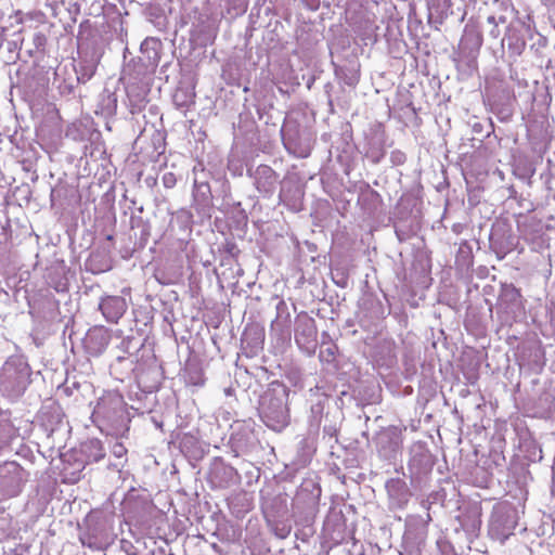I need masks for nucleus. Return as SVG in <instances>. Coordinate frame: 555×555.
I'll list each match as a JSON object with an SVG mask.
<instances>
[{"instance_id": "nucleus-20", "label": "nucleus", "mask_w": 555, "mask_h": 555, "mask_svg": "<svg viewBox=\"0 0 555 555\" xmlns=\"http://www.w3.org/2000/svg\"><path fill=\"white\" fill-rule=\"evenodd\" d=\"M130 343H131V340H130V339H124V340L121 341V345H122V347H127Z\"/></svg>"}, {"instance_id": "nucleus-23", "label": "nucleus", "mask_w": 555, "mask_h": 555, "mask_svg": "<svg viewBox=\"0 0 555 555\" xmlns=\"http://www.w3.org/2000/svg\"><path fill=\"white\" fill-rule=\"evenodd\" d=\"M117 360L121 361V360H124V357H118Z\"/></svg>"}, {"instance_id": "nucleus-3", "label": "nucleus", "mask_w": 555, "mask_h": 555, "mask_svg": "<svg viewBox=\"0 0 555 555\" xmlns=\"http://www.w3.org/2000/svg\"><path fill=\"white\" fill-rule=\"evenodd\" d=\"M93 416L100 423V428L106 427L108 434L119 433L125 425L126 415L121 397L109 396L102 398L93 411Z\"/></svg>"}, {"instance_id": "nucleus-22", "label": "nucleus", "mask_w": 555, "mask_h": 555, "mask_svg": "<svg viewBox=\"0 0 555 555\" xmlns=\"http://www.w3.org/2000/svg\"><path fill=\"white\" fill-rule=\"evenodd\" d=\"M492 36L496 37V27H494L491 31Z\"/></svg>"}, {"instance_id": "nucleus-12", "label": "nucleus", "mask_w": 555, "mask_h": 555, "mask_svg": "<svg viewBox=\"0 0 555 555\" xmlns=\"http://www.w3.org/2000/svg\"><path fill=\"white\" fill-rule=\"evenodd\" d=\"M500 297L503 301L515 305L520 298V292L513 284H503Z\"/></svg>"}, {"instance_id": "nucleus-16", "label": "nucleus", "mask_w": 555, "mask_h": 555, "mask_svg": "<svg viewBox=\"0 0 555 555\" xmlns=\"http://www.w3.org/2000/svg\"><path fill=\"white\" fill-rule=\"evenodd\" d=\"M93 75V69L90 73H83L81 76H78V81L86 82L88 81Z\"/></svg>"}, {"instance_id": "nucleus-13", "label": "nucleus", "mask_w": 555, "mask_h": 555, "mask_svg": "<svg viewBox=\"0 0 555 555\" xmlns=\"http://www.w3.org/2000/svg\"><path fill=\"white\" fill-rule=\"evenodd\" d=\"M173 103L178 107H188L193 103V94L186 89H178L173 94Z\"/></svg>"}, {"instance_id": "nucleus-19", "label": "nucleus", "mask_w": 555, "mask_h": 555, "mask_svg": "<svg viewBox=\"0 0 555 555\" xmlns=\"http://www.w3.org/2000/svg\"><path fill=\"white\" fill-rule=\"evenodd\" d=\"M121 451H122V447H121V446H117V447H116V449H115V451H114V453H115L116 455H120Z\"/></svg>"}, {"instance_id": "nucleus-7", "label": "nucleus", "mask_w": 555, "mask_h": 555, "mask_svg": "<svg viewBox=\"0 0 555 555\" xmlns=\"http://www.w3.org/2000/svg\"><path fill=\"white\" fill-rule=\"evenodd\" d=\"M162 42L160 40L150 37L146 38L140 47V61L145 68H155L160 60Z\"/></svg>"}, {"instance_id": "nucleus-6", "label": "nucleus", "mask_w": 555, "mask_h": 555, "mask_svg": "<svg viewBox=\"0 0 555 555\" xmlns=\"http://www.w3.org/2000/svg\"><path fill=\"white\" fill-rule=\"evenodd\" d=\"M254 178L259 192L266 195H271L274 192L279 177L270 166H258L255 170Z\"/></svg>"}, {"instance_id": "nucleus-5", "label": "nucleus", "mask_w": 555, "mask_h": 555, "mask_svg": "<svg viewBox=\"0 0 555 555\" xmlns=\"http://www.w3.org/2000/svg\"><path fill=\"white\" fill-rule=\"evenodd\" d=\"M99 308L106 321L117 323L127 310V302L120 296H106L102 298Z\"/></svg>"}, {"instance_id": "nucleus-17", "label": "nucleus", "mask_w": 555, "mask_h": 555, "mask_svg": "<svg viewBox=\"0 0 555 555\" xmlns=\"http://www.w3.org/2000/svg\"><path fill=\"white\" fill-rule=\"evenodd\" d=\"M356 82H357V78H356L354 76H352V77H348V81H347V83H348L349 86H353V85H356Z\"/></svg>"}, {"instance_id": "nucleus-9", "label": "nucleus", "mask_w": 555, "mask_h": 555, "mask_svg": "<svg viewBox=\"0 0 555 555\" xmlns=\"http://www.w3.org/2000/svg\"><path fill=\"white\" fill-rule=\"evenodd\" d=\"M195 207L198 211L207 212L212 206L210 185L207 182L194 181L193 190Z\"/></svg>"}, {"instance_id": "nucleus-4", "label": "nucleus", "mask_w": 555, "mask_h": 555, "mask_svg": "<svg viewBox=\"0 0 555 555\" xmlns=\"http://www.w3.org/2000/svg\"><path fill=\"white\" fill-rule=\"evenodd\" d=\"M317 326L313 318L300 313L295 321V341L307 352H312L317 345Z\"/></svg>"}, {"instance_id": "nucleus-18", "label": "nucleus", "mask_w": 555, "mask_h": 555, "mask_svg": "<svg viewBox=\"0 0 555 555\" xmlns=\"http://www.w3.org/2000/svg\"><path fill=\"white\" fill-rule=\"evenodd\" d=\"M488 23L492 24L494 27H496V21H495V17L494 16H489L488 17Z\"/></svg>"}, {"instance_id": "nucleus-14", "label": "nucleus", "mask_w": 555, "mask_h": 555, "mask_svg": "<svg viewBox=\"0 0 555 555\" xmlns=\"http://www.w3.org/2000/svg\"><path fill=\"white\" fill-rule=\"evenodd\" d=\"M89 448L94 451L92 454L89 455V456H92V460L94 462H98L104 457L105 453L103 451V448H102L100 441H98V440L90 441Z\"/></svg>"}, {"instance_id": "nucleus-8", "label": "nucleus", "mask_w": 555, "mask_h": 555, "mask_svg": "<svg viewBox=\"0 0 555 555\" xmlns=\"http://www.w3.org/2000/svg\"><path fill=\"white\" fill-rule=\"evenodd\" d=\"M386 489L389 498L399 507H403L411 496L406 482L400 478H392L387 481Z\"/></svg>"}, {"instance_id": "nucleus-2", "label": "nucleus", "mask_w": 555, "mask_h": 555, "mask_svg": "<svg viewBox=\"0 0 555 555\" xmlns=\"http://www.w3.org/2000/svg\"><path fill=\"white\" fill-rule=\"evenodd\" d=\"M30 382V367L24 358L10 357L0 372V390L4 396L15 399L21 397Z\"/></svg>"}, {"instance_id": "nucleus-1", "label": "nucleus", "mask_w": 555, "mask_h": 555, "mask_svg": "<svg viewBox=\"0 0 555 555\" xmlns=\"http://www.w3.org/2000/svg\"><path fill=\"white\" fill-rule=\"evenodd\" d=\"M288 395L287 386L274 380L260 397V417L269 428L275 431L282 430L289 423Z\"/></svg>"}, {"instance_id": "nucleus-15", "label": "nucleus", "mask_w": 555, "mask_h": 555, "mask_svg": "<svg viewBox=\"0 0 555 555\" xmlns=\"http://www.w3.org/2000/svg\"><path fill=\"white\" fill-rule=\"evenodd\" d=\"M177 183V178H176V175L172 173V172H166L164 176H163V184L165 188L167 189H171L176 185Z\"/></svg>"}, {"instance_id": "nucleus-11", "label": "nucleus", "mask_w": 555, "mask_h": 555, "mask_svg": "<svg viewBox=\"0 0 555 555\" xmlns=\"http://www.w3.org/2000/svg\"><path fill=\"white\" fill-rule=\"evenodd\" d=\"M287 306L284 301H280L276 306L278 315L272 321V330L279 331L281 335H289L291 315L286 312Z\"/></svg>"}, {"instance_id": "nucleus-10", "label": "nucleus", "mask_w": 555, "mask_h": 555, "mask_svg": "<svg viewBox=\"0 0 555 555\" xmlns=\"http://www.w3.org/2000/svg\"><path fill=\"white\" fill-rule=\"evenodd\" d=\"M86 343L95 353L102 352L109 343V335L103 327H93L89 330Z\"/></svg>"}, {"instance_id": "nucleus-21", "label": "nucleus", "mask_w": 555, "mask_h": 555, "mask_svg": "<svg viewBox=\"0 0 555 555\" xmlns=\"http://www.w3.org/2000/svg\"><path fill=\"white\" fill-rule=\"evenodd\" d=\"M228 470H229L230 474H236V472H235V469L233 467H229Z\"/></svg>"}]
</instances>
